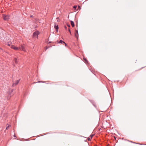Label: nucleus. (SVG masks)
I'll return each mask as SVG.
<instances>
[{"mask_svg": "<svg viewBox=\"0 0 146 146\" xmlns=\"http://www.w3.org/2000/svg\"><path fill=\"white\" fill-rule=\"evenodd\" d=\"M8 96L9 98H10L11 97V93H9L8 95Z\"/></svg>", "mask_w": 146, "mask_h": 146, "instance_id": "nucleus-11", "label": "nucleus"}, {"mask_svg": "<svg viewBox=\"0 0 146 146\" xmlns=\"http://www.w3.org/2000/svg\"><path fill=\"white\" fill-rule=\"evenodd\" d=\"M92 138H88V141H90L91 140Z\"/></svg>", "mask_w": 146, "mask_h": 146, "instance_id": "nucleus-15", "label": "nucleus"}, {"mask_svg": "<svg viewBox=\"0 0 146 146\" xmlns=\"http://www.w3.org/2000/svg\"><path fill=\"white\" fill-rule=\"evenodd\" d=\"M48 48L47 46L45 47V50H46Z\"/></svg>", "mask_w": 146, "mask_h": 146, "instance_id": "nucleus-14", "label": "nucleus"}, {"mask_svg": "<svg viewBox=\"0 0 146 146\" xmlns=\"http://www.w3.org/2000/svg\"><path fill=\"white\" fill-rule=\"evenodd\" d=\"M78 32L77 30H76L75 33V36L77 39L78 38Z\"/></svg>", "mask_w": 146, "mask_h": 146, "instance_id": "nucleus-7", "label": "nucleus"}, {"mask_svg": "<svg viewBox=\"0 0 146 146\" xmlns=\"http://www.w3.org/2000/svg\"><path fill=\"white\" fill-rule=\"evenodd\" d=\"M64 27H65V28L66 29V26H65Z\"/></svg>", "mask_w": 146, "mask_h": 146, "instance_id": "nucleus-19", "label": "nucleus"}, {"mask_svg": "<svg viewBox=\"0 0 146 146\" xmlns=\"http://www.w3.org/2000/svg\"><path fill=\"white\" fill-rule=\"evenodd\" d=\"M84 59L85 60V61H87V60L85 59V58H84Z\"/></svg>", "mask_w": 146, "mask_h": 146, "instance_id": "nucleus-20", "label": "nucleus"}, {"mask_svg": "<svg viewBox=\"0 0 146 146\" xmlns=\"http://www.w3.org/2000/svg\"><path fill=\"white\" fill-rule=\"evenodd\" d=\"M33 17V15H31V17Z\"/></svg>", "mask_w": 146, "mask_h": 146, "instance_id": "nucleus-22", "label": "nucleus"}, {"mask_svg": "<svg viewBox=\"0 0 146 146\" xmlns=\"http://www.w3.org/2000/svg\"><path fill=\"white\" fill-rule=\"evenodd\" d=\"M54 28L57 30V31H58V25H57L56 24V23H55L54 24Z\"/></svg>", "mask_w": 146, "mask_h": 146, "instance_id": "nucleus-8", "label": "nucleus"}, {"mask_svg": "<svg viewBox=\"0 0 146 146\" xmlns=\"http://www.w3.org/2000/svg\"><path fill=\"white\" fill-rule=\"evenodd\" d=\"M39 34V32L38 31H36L34 32L33 35V38H37Z\"/></svg>", "mask_w": 146, "mask_h": 146, "instance_id": "nucleus-2", "label": "nucleus"}, {"mask_svg": "<svg viewBox=\"0 0 146 146\" xmlns=\"http://www.w3.org/2000/svg\"><path fill=\"white\" fill-rule=\"evenodd\" d=\"M67 26L69 27H70V25L69 24H68V25L67 24Z\"/></svg>", "mask_w": 146, "mask_h": 146, "instance_id": "nucleus-18", "label": "nucleus"}, {"mask_svg": "<svg viewBox=\"0 0 146 146\" xmlns=\"http://www.w3.org/2000/svg\"><path fill=\"white\" fill-rule=\"evenodd\" d=\"M130 142H131L132 143V141H131Z\"/></svg>", "mask_w": 146, "mask_h": 146, "instance_id": "nucleus-24", "label": "nucleus"}, {"mask_svg": "<svg viewBox=\"0 0 146 146\" xmlns=\"http://www.w3.org/2000/svg\"><path fill=\"white\" fill-rule=\"evenodd\" d=\"M5 44L9 46H10L11 44H12V42L10 41H5Z\"/></svg>", "mask_w": 146, "mask_h": 146, "instance_id": "nucleus-6", "label": "nucleus"}, {"mask_svg": "<svg viewBox=\"0 0 146 146\" xmlns=\"http://www.w3.org/2000/svg\"><path fill=\"white\" fill-rule=\"evenodd\" d=\"M57 42L58 43H61L62 44H65V46H67V44L65 43V42L63 41L60 40V41H57Z\"/></svg>", "mask_w": 146, "mask_h": 146, "instance_id": "nucleus-4", "label": "nucleus"}, {"mask_svg": "<svg viewBox=\"0 0 146 146\" xmlns=\"http://www.w3.org/2000/svg\"><path fill=\"white\" fill-rule=\"evenodd\" d=\"M20 80H16L15 81V82H14L13 83L12 86H16L18 84V83H19V82Z\"/></svg>", "mask_w": 146, "mask_h": 146, "instance_id": "nucleus-5", "label": "nucleus"}, {"mask_svg": "<svg viewBox=\"0 0 146 146\" xmlns=\"http://www.w3.org/2000/svg\"><path fill=\"white\" fill-rule=\"evenodd\" d=\"M14 62L16 64H17V63L18 61H17V59L16 58H14Z\"/></svg>", "mask_w": 146, "mask_h": 146, "instance_id": "nucleus-10", "label": "nucleus"}, {"mask_svg": "<svg viewBox=\"0 0 146 146\" xmlns=\"http://www.w3.org/2000/svg\"><path fill=\"white\" fill-rule=\"evenodd\" d=\"M3 19L7 21L9 19V16L8 15H5V14H3Z\"/></svg>", "mask_w": 146, "mask_h": 146, "instance_id": "nucleus-3", "label": "nucleus"}, {"mask_svg": "<svg viewBox=\"0 0 146 146\" xmlns=\"http://www.w3.org/2000/svg\"><path fill=\"white\" fill-rule=\"evenodd\" d=\"M13 91V90L12 89V91H11V92H12Z\"/></svg>", "mask_w": 146, "mask_h": 146, "instance_id": "nucleus-23", "label": "nucleus"}, {"mask_svg": "<svg viewBox=\"0 0 146 146\" xmlns=\"http://www.w3.org/2000/svg\"><path fill=\"white\" fill-rule=\"evenodd\" d=\"M0 49L1 50H3V49L2 48H0Z\"/></svg>", "mask_w": 146, "mask_h": 146, "instance_id": "nucleus-21", "label": "nucleus"}, {"mask_svg": "<svg viewBox=\"0 0 146 146\" xmlns=\"http://www.w3.org/2000/svg\"><path fill=\"white\" fill-rule=\"evenodd\" d=\"M70 23L71 25L72 26V27H73L74 26V23L73 21H70Z\"/></svg>", "mask_w": 146, "mask_h": 146, "instance_id": "nucleus-9", "label": "nucleus"}, {"mask_svg": "<svg viewBox=\"0 0 146 146\" xmlns=\"http://www.w3.org/2000/svg\"><path fill=\"white\" fill-rule=\"evenodd\" d=\"M9 126L8 125V126L7 127H6V129H8L9 127Z\"/></svg>", "mask_w": 146, "mask_h": 146, "instance_id": "nucleus-12", "label": "nucleus"}, {"mask_svg": "<svg viewBox=\"0 0 146 146\" xmlns=\"http://www.w3.org/2000/svg\"><path fill=\"white\" fill-rule=\"evenodd\" d=\"M93 136H94V135H91L90 136V138H92V137Z\"/></svg>", "mask_w": 146, "mask_h": 146, "instance_id": "nucleus-13", "label": "nucleus"}, {"mask_svg": "<svg viewBox=\"0 0 146 146\" xmlns=\"http://www.w3.org/2000/svg\"><path fill=\"white\" fill-rule=\"evenodd\" d=\"M68 31H69L70 32V33H71V32H70V29H68Z\"/></svg>", "mask_w": 146, "mask_h": 146, "instance_id": "nucleus-17", "label": "nucleus"}, {"mask_svg": "<svg viewBox=\"0 0 146 146\" xmlns=\"http://www.w3.org/2000/svg\"><path fill=\"white\" fill-rule=\"evenodd\" d=\"M77 6H74V8H75V9H76V8H77Z\"/></svg>", "mask_w": 146, "mask_h": 146, "instance_id": "nucleus-16", "label": "nucleus"}, {"mask_svg": "<svg viewBox=\"0 0 146 146\" xmlns=\"http://www.w3.org/2000/svg\"><path fill=\"white\" fill-rule=\"evenodd\" d=\"M11 48L15 50H22L24 51H25V45L24 44L21 45L20 47H18L14 45H11Z\"/></svg>", "mask_w": 146, "mask_h": 146, "instance_id": "nucleus-1", "label": "nucleus"}]
</instances>
